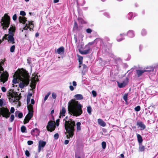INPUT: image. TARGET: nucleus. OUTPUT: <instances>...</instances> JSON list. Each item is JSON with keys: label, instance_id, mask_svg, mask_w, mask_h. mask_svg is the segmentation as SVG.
<instances>
[{"label": "nucleus", "instance_id": "nucleus-1", "mask_svg": "<svg viewBox=\"0 0 158 158\" xmlns=\"http://www.w3.org/2000/svg\"><path fill=\"white\" fill-rule=\"evenodd\" d=\"M83 106L75 100L71 99L68 103V109L69 113L76 117L80 115L83 113Z\"/></svg>", "mask_w": 158, "mask_h": 158}, {"label": "nucleus", "instance_id": "nucleus-2", "mask_svg": "<svg viewBox=\"0 0 158 158\" xmlns=\"http://www.w3.org/2000/svg\"><path fill=\"white\" fill-rule=\"evenodd\" d=\"M65 121L64 127L68 134L67 135L68 138L72 137L73 135L74 131V127L75 126V123L71 119H69L66 116L64 120Z\"/></svg>", "mask_w": 158, "mask_h": 158}, {"label": "nucleus", "instance_id": "nucleus-3", "mask_svg": "<svg viewBox=\"0 0 158 158\" xmlns=\"http://www.w3.org/2000/svg\"><path fill=\"white\" fill-rule=\"evenodd\" d=\"M18 78L22 81L19 84L20 88H23L29 84V75L26 70L22 71L19 73L18 75Z\"/></svg>", "mask_w": 158, "mask_h": 158}, {"label": "nucleus", "instance_id": "nucleus-4", "mask_svg": "<svg viewBox=\"0 0 158 158\" xmlns=\"http://www.w3.org/2000/svg\"><path fill=\"white\" fill-rule=\"evenodd\" d=\"M19 22L23 24H25V27L23 28L22 31L23 30L27 31L29 29V31H31V28H33L34 27V24L31 22L27 21L26 20V18L25 17L19 16Z\"/></svg>", "mask_w": 158, "mask_h": 158}, {"label": "nucleus", "instance_id": "nucleus-5", "mask_svg": "<svg viewBox=\"0 0 158 158\" xmlns=\"http://www.w3.org/2000/svg\"><path fill=\"white\" fill-rule=\"evenodd\" d=\"M3 64V62H0V73L1 74L0 80L1 82H2L4 83L7 81L9 74L6 71L4 72V69L2 67V65Z\"/></svg>", "mask_w": 158, "mask_h": 158}, {"label": "nucleus", "instance_id": "nucleus-6", "mask_svg": "<svg viewBox=\"0 0 158 158\" xmlns=\"http://www.w3.org/2000/svg\"><path fill=\"white\" fill-rule=\"evenodd\" d=\"M1 24L4 30H6L10 24V18L9 16L5 15L2 18L1 22Z\"/></svg>", "mask_w": 158, "mask_h": 158}, {"label": "nucleus", "instance_id": "nucleus-7", "mask_svg": "<svg viewBox=\"0 0 158 158\" xmlns=\"http://www.w3.org/2000/svg\"><path fill=\"white\" fill-rule=\"evenodd\" d=\"M9 94V98L10 99H11L12 101L15 102L19 100V98L18 96V94L16 93L10 92Z\"/></svg>", "mask_w": 158, "mask_h": 158}, {"label": "nucleus", "instance_id": "nucleus-8", "mask_svg": "<svg viewBox=\"0 0 158 158\" xmlns=\"http://www.w3.org/2000/svg\"><path fill=\"white\" fill-rule=\"evenodd\" d=\"M55 126L52 121H49L48 124L46 128L48 131L52 132L55 129Z\"/></svg>", "mask_w": 158, "mask_h": 158}, {"label": "nucleus", "instance_id": "nucleus-9", "mask_svg": "<svg viewBox=\"0 0 158 158\" xmlns=\"http://www.w3.org/2000/svg\"><path fill=\"white\" fill-rule=\"evenodd\" d=\"M27 108L29 112L26 116V119L27 118L28 119V120H30L33 116V107L31 106H28Z\"/></svg>", "mask_w": 158, "mask_h": 158}, {"label": "nucleus", "instance_id": "nucleus-10", "mask_svg": "<svg viewBox=\"0 0 158 158\" xmlns=\"http://www.w3.org/2000/svg\"><path fill=\"white\" fill-rule=\"evenodd\" d=\"M0 113L3 117H4L6 118H8L10 115L9 110L7 108L3 109L1 111Z\"/></svg>", "mask_w": 158, "mask_h": 158}, {"label": "nucleus", "instance_id": "nucleus-11", "mask_svg": "<svg viewBox=\"0 0 158 158\" xmlns=\"http://www.w3.org/2000/svg\"><path fill=\"white\" fill-rule=\"evenodd\" d=\"M38 81V76L37 75L36 76L35 74L34 75L33 74L31 83V85L33 88H35L36 82Z\"/></svg>", "mask_w": 158, "mask_h": 158}, {"label": "nucleus", "instance_id": "nucleus-12", "mask_svg": "<svg viewBox=\"0 0 158 158\" xmlns=\"http://www.w3.org/2000/svg\"><path fill=\"white\" fill-rule=\"evenodd\" d=\"M13 36L12 35L5 34L4 36V38L7 40L10 43L13 44L15 43V39Z\"/></svg>", "mask_w": 158, "mask_h": 158}, {"label": "nucleus", "instance_id": "nucleus-13", "mask_svg": "<svg viewBox=\"0 0 158 158\" xmlns=\"http://www.w3.org/2000/svg\"><path fill=\"white\" fill-rule=\"evenodd\" d=\"M128 79L126 78V79L123 81L122 82H117L118 87L120 88H122L125 86L128 83Z\"/></svg>", "mask_w": 158, "mask_h": 158}, {"label": "nucleus", "instance_id": "nucleus-14", "mask_svg": "<svg viewBox=\"0 0 158 158\" xmlns=\"http://www.w3.org/2000/svg\"><path fill=\"white\" fill-rule=\"evenodd\" d=\"M154 69L153 68V67H151V69L150 70H136V74L138 77L140 76L142 74L145 72H150L151 71H152Z\"/></svg>", "mask_w": 158, "mask_h": 158}, {"label": "nucleus", "instance_id": "nucleus-15", "mask_svg": "<svg viewBox=\"0 0 158 158\" xmlns=\"http://www.w3.org/2000/svg\"><path fill=\"white\" fill-rule=\"evenodd\" d=\"M46 142L42 140H40L39 142L38 145V152H40L43 149L45 145L46 144Z\"/></svg>", "mask_w": 158, "mask_h": 158}, {"label": "nucleus", "instance_id": "nucleus-16", "mask_svg": "<svg viewBox=\"0 0 158 158\" xmlns=\"http://www.w3.org/2000/svg\"><path fill=\"white\" fill-rule=\"evenodd\" d=\"M126 35H127L130 38H132L135 36V35L133 31L129 30L127 32V34L124 33L121 34L120 35V36L121 37H122L123 36Z\"/></svg>", "mask_w": 158, "mask_h": 158}, {"label": "nucleus", "instance_id": "nucleus-17", "mask_svg": "<svg viewBox=\"0 0 158 158\" xmlns=\"http://www.w3.org/2000/svg\"><path fill=\"white\" fill-rule=\"evenodd\" d=\"M74 39L77 48H81L83 45V44L81 42L80 40L79 41H77V36L75 35H74Z\"/></svg>", "mask_w": 158, "mask_h": 158}, {"label": "nucleus", "instance_id": "nucleus-18", "mask_svg": "<svg viewBox=\"0 0 158 158\" xmlns=\"http://www.w3.org/2000/svg\"><path fill=\"white\" fill-rule=\"evenodd\" d=\"M137 125L140 128L141 130H144L146 127L145 125L141 121H138L137 123Z\"/></svg>", "mask_w": 158, "mask_h": 158}, {"label": "nucleus", "instance_id": "nucleus-19", "mask_svg": "<svg viewBox=\"0 0 158 158\" xmlns=\"http://www.w3.org/2000/svg\"><path fill=\"white\" fill-rule=\"evenodd\" d=\"M15 31V26H12L9 29V35H14Z\"/></svg>", "mask_w": 158, "mask_h": 158}, {"label": "nucleus", "instance_id": "nucleus-20", "mask_svg": "<svg viewBox=\"0 0 158 158\" xmlns=\"http://www.w3.org/2000/svg\"><path fill=\"white\" fill-rule=\"evenodd\" d=\"M39 130L37 128L34 129L31 131V134L33 136H37L39 135Z\"/></svg>", "mask_w": 158, "mask_h": 158}, {"label": "nucleus", "instance_id": "nucleus-21", "mask_svg": "<svg viewBox=\"0 0 158 158\" xmlns=\"http://www.w3.org/2000/svg\"><path fill=\"white\" fill-rule=\"evenodd\" d=\"M102 41V40L101 39L97 38V39H95L94 41L89 42L88 44V45H93L95 43L96 44H97V43L98 42H101ZM88 46V45H87L86 46V47Z\"/></svg>", "mask_w": 158, "mask_h": 158}, {"label": "nucleus", "instance_id": "nucleus-22", "mask_svg": "<svg viewBox=\"0 0 158 158\" xmlns=\"http://www.w3.org/2000/svg\"><path fill=\"white\" fill-rule=\"evenodd\" d=\"M91 51L90 48L89 47L87 49L82 50V51H79L80 53L82 55H85L86 54H87L90 52Z\"/></svg>", "mask_w": 158, "mask_h": 158}, {"label": "nucleus", "instance_id": "nucleus-23", "mask_svg": "<svg viewBox=\"0 0 158 158\" xmlns=\"http://www.w3.org/2000/svg\"><path fill=\"white\" fill-rule=\"evenodd\" d=\"M98 124L101 126L104 127L106 126V123L102 119L100 118L98 119Z\"/></svg>", "mask_w": 158, "mask_h": 158}, {"label": "nucleus", "instance_id": "nucleus-24", "mask_svg": "<svg viewBox=\"0 0 158 158\" xmlns=\"http://www.w3.org/2000/svg\"><path fill=\"white\" fill-rule=\"evenodd\" d=\"M64 48L63 47H61L57 50V52L58 54H61L64 53Z\"/></svg>", "mask_w": 158, "mask_h": 158}, {"label": "nucleus", "instance_id": "nucleus-25", "mask_svg": "<svg viewBox=\"0 0 158 158\" xmlns=\"http://www.w3.org/2000/svg\"><path fill=\"white\" fill-rule=\"evenodd\" d=\"M74 97L77 100H81L83 98V96L81 94H76L74 95Z\"/></svg>", "mask_w": 158, "mask_h": 158}, {"label": "nucleus", "instance_id": "nucleus-26", "mask_svg": "<svg viewBox=\"0 0 158 158\" xmlns=\"http://www.w3.org/2000/svg\"><path fill=\"white\" fill-rule=\"evenodd\" d=\"M136 15L135 14L134 15L132 12L129 13L127 15V18L130 20H131L134 17L136 16Z\"/></svg>", "mask_w": 158, "mask_h": 158}, {"label": "nucleus", "instance_id": "nucleus-27", "mask_svg": "<svg viewBox=\"0 0 158 158\" xmlns=\"http://www.w3.org/2000/svg\"><path fill=\"white\" fill-rule=\"evenodd\" d=\"M137 140L139 143V144H142V143L143 142V139L142 136L140 135L139 134H137Z\"/></svg>", "mask_w": 158, "mask_h": 158}, {"label": "nucleus", "instance_id": "nucleus-28", "mask_svg": "<svg viewBox=\"0 0 158 158\" xmlns=\"http://www.w3.org/2000/svg\"><path fill=\"white\" fill-rule=\"evenodd\" d=\"M65 112H66L65 108L64 107H63L62 108L61 110H60V116H65Z\"/></svg>", "mask_w": 158, "mask_h": 158}, {"label": "nucleus", "instance_id": "nucleus-29", "mask_svg": "<svg viewBox=\"0 0 158 158\" xmlns=\"http://www.w3.org/2000/svg\"><path fill=\"white\" fill-rule=\"evenodd\" d=\"M82 66L83 67V70L82 71V75H84L87 70L88 68L85 64H83Z\"/></svg>", "mask_w": 158, "mask_h": 158}, {"label": "nucleus", "instance_id": "nucleus-30", "mask_svg": "<svg viewBox=\"0 0 158 158\" xmlns=\"http://www.w3.org/2000/svg\"><path fill=\"white\" fill-rule=\"evenodd\" d=\"M15 115L16 117L18 116L19 118H21L23 117V114L21 112L19 111H16L15 112Z\"/></svg>", "mask_w": 158, "mask_h": 158}, {"label": "nucleus", "instance_id": "nucleus-31", "mask_svg": "<svg viewBox=\"0 0 158 158\" xmlns=\"http://www.w3.org/2000/svg\"><path fill=\"white\" fill-rule=\"evenodd\" d=\"M145 149V147L142 144H139V151L140 152H142Z\"/></svg>", "mask_w": 158, "mask_h": 158}, {"label": "nucleus", "instance_id": "nucleus-32", "mask_svg": "<svg viewBox=\"0 0 158 158\" xmlns=\"http://www.w3.org/2000/svg\"><path fill=\"white\" fill-rule=\"evenodd\" d=\"M81 123L80 122H77L76 124L77 125V131H79L81 130Z\"/></svg>", "mask_w": 158, "mask_h": 158}, {"label": "nucleus", "instance_id": "nucleus-33", "mask_svg": "<svg viewBox=\"0 0 158 158\" xmlns=\"http://www.w3.org/2000/svg\"><path fill=\"white\" fill-rule=\"evenodd\" d=\"M78 19L79 22L81 24H85L86 23V21L81 18H78Z\"/></svg>", "mask_w": 158, "mask_h": 158}, {"label": "nucleus", "instance_id": "nucleus-34", "mask_svg": "<svg viewBox=\"0 0 158 158\" xmlns=\"http://www.w3.org/2000/svg\"><path fill=\"white\" fill-rule=\"evenodd\" d=\"M21 132L23 133L27 132L26 131V128L24 126H23L21 127Z\"/></svg>", "mask_w": 158, "mask_h": 158}, {"label": "nucleus", "instance_id": "nucleus-35", "mask_svg": "<svg viewBox=\"0 0 158 158\" xmlns=\"http://www.w3.org/2000/svg\"><path fill=\"white\" fill-rule=\"evenodd\" d=\"M128 96V94L127 93L123 95V99L126 102H127V97Z\"/></svg>", "mask_w": 158, "mask_h": 158}, {"label": "nucleus", "instance_id": "nucleus-36", "mask_svg": "<svg viewBox=\"0 0 158 158\" xmlns=\"http://www.w3.org/2000/svg\"><path fill=\"white\" fill-rule=\"evenodd\" d=\"M87 111L88 113L89 114H91L92 111V108L90 106H88L87 107Z\"/></svg>", "mask_w": 158, "mask_h": 158}, {"label": "nucleus", "instance_id": "nucleus-37", "mask_svg": "<svg viewBox=\"0 0 158 158\" xmlns=\"http://www.w3.org/2000/svg\"><path fill=\"white\" fill-rule=\"evenodd\" d=\"M78 27V25L77 24V22L76 21H75L74 23V25L73 27V29L74 30H77V29Z\"/></svg>", "mask_w": 158, "mask_h": 158}, {"label": "nucleus", "instance_id": "nucleus-38", "mask_svg": "<svg viewBox=\"0 0 158 158\" xmlns=\"http://www.w3.org/2000/svg\"><path fill=\"white\" fill-rule=\"evenodd\" d=\"M51 93L50 92H48L47 94L45 96L44 98V101H46L48 99V97L50 94Z\"/></svg>", "mask_w": 158, "mask_h": 158}, {"label": "nucleus", "instance_id": "nucleus-39", "mask_svg": "<svg viewBox=\"0 0 158 158\" xmlns=\"http://www.w3.org/2000/svg\"><path fill=\"white\" fill-rule=\"evenodd\" d=\"M83 60V57L81 56H79V65H81L82 63Z\"/></svg>", "mask_w": 158, "mask_h": 158}, {"label": "nucleus", "instance_id": "nucleus-40", "mask_svg": "<svg viewBox=\"0 0 158 158\" xmlns=\"http://www.w3.org/2000/svg\"><path fill=\"white\" fill-rule=\"evenodd\" d=\"M141 34L142 35H145L147 34V32L145 29H143L141 31Z\"/></svg>", "mask_w": 158, "mask_h": 158}, {"label": "nucleus", "instance_id": "nucleus-41", "mask_svg": "<svg viewBox=\"0 0 158 158\" xmlns=\"http://www.w3.org/2000/svg\"><path fill=\"white\" fill-rule=\"evenodd\" d=\"M102 146L103 149H105L106 146V142L103 141L102 143Z\"/></svg>", "mask_w": 158, "mask_h": 158}, {"label": "nucleus", "instance_id": "nucleus-42", "mask_svg": "<svg viewBox=\"0 0 158 158\" xmlns=\"http://www.w3.org/2000/svg\"><path fill=\"white\" fill-rule=\"evenodd\" d=\"M15 49V46L13 45L10 48V51L11 52H14Z\"/></svg>", "mask_w": 158, "mask_h": 158}, {"label": "nucleus", "instance_id": "nucleus-43", "mask_svg": "<svg viewBox=\"0 0 158 158\" xmlns=\"http://www.w3.org/2000/svg\"><path fill=\"white\" fill-rule=\"evenodd\" d=\"M14 118H15V117H14V115H13V114L11 115L10 116V122H12L13 121V120L14 119Z\"/></svg>", "mask_w": 158, "mask_h": 158}, {"label": "nucleus", "instance_id": "nucleus-44", "mask_svg": "<svg viewBox=\"0 0 158 158\" xmlns=\"http://www.w3.org/2000/svg\"><path fill=\"white\" fill-rule=\"evenodd\" d=\"M140 110V106H138L135 108V110L136 111H139Z\"/></svg>", "mask_w": 158, "mask_h": 158}, {"label": "nucleus", "instance_id": "nucleus-45", "mask_svg": "<svg viewBox=\"0 0 158 158\" xmlns=\"http://www.w3.org/2000/svg\"><path fill=\"white\" fill-rule=\"evenodd\" d=\"M81 1H82L83 2L82 3H80V2H79V1L77 0V3L78 4H79V5H81V6H83L85 3V1L84 0H81Z\"/></svg>", "mask_w": 158, "mask_h": 158}, {"label": "nucleus", "instance_id": "nucleus-46", "mask_svg": "<svg viewBox=\"0 0 158 158\" xmlns=\"http://www.w3.org/2000/svg\"><path fill=\"white\" fill-rule=\"evenodd\" d=\"M13 83L14 84H16L18 83V79L17 78H14L13 80Z\"/></svg>", "mask_w": 158, "mask_h": 158}, {"label": "nucleus", "instance_id": "nucleus-47", "mask_svg": "<svg viewBox=\"0 0 158 158\" xmlns=\"http://www.w3.org/2000/svg\"><path fill=\"white\" fill-rule=\"evenodd\" d=\"M59 137V134L58 133L55 134L54 136V137L55 139H57Z\"/></svg>", "mask_w": 158, "mask_h": 158}, {"label": "nucleus", "instance_id": "nucleus-48", "mask_svg": "<svg viewBox=\"0 0 158 158\" xmlns=\"http://www.w3.org/2000/svg\"><path fill=\"white\" fill-rule=\"evenodd\" d=\"M31 58L30 57H28L27 59V62L29 64H30L31 63Z\"/></svg>", "mask_w": 158, "mask_h": 158}, {"label": "nucleus", "instance_id": "nucleus-49", "mask_svg": "<svg viewBox=\"0 0 158 158\" xmlns=\"http://www.w3.org/2000/svg\"><path fill=\"white\" fill-rule=\"evenodd\" d=\"M20 14L23 16H24L26 15L25 12L23 11H20Z\"/></svg>", "mask_w": 158, "mask_h": 158}, {"label": "nucleus", "instance_id": "nucleus-50", "mask_svg": "<svg viewBox=\"0 0 158 158\" xmlns=\"http://www.w3.org/2000/svg\"><path fill=\"white\" fill-rule=\"evenodd\" d=\"M92 93L93 94V96L94 97H95L96 95H97V93H96V92L94 91V90H93L92 91Z\"/></svg>", "mask_w": 158, "mask_h": 158}, {"label": "nucleus", "instance_id": "nucleus-51", "mask_svg": "<svg viewBox=\"0 0 158 158\" xmlns=\"http://www.w3.org/2000/svg\"><path fill=\"white\" fill-rule=\"evenodd\" d=\"M25 154L26 155V156L27 157H29L30 156V154L29 153V152L27 150H26L25 151Z\"/></svg>", "mask_w": 158, "mask_h": 158}, {"label": "nucleus", "instance_id": "nucleus-52", "mask_svg": "<svg viewBox=\"0 0 158 158\" xmlns=\"http://www.w3.org/2000/svg\"><path fill=\"white\" fill-rule=\"evenodd\" d=\"M92 30L90 28H88L86 30V32L88 33H90L92 32Z\"/></svg>", "mask_w": 158, "mask_h": 158}, {"label": "nucleus", "instance_id": "nucleus-53", "mask_svg": "<svg viewBox=\"0 0 158 158\" xmlns=\"http://www.w3.org/2000/svg\"><path fill=\"white\" fill-rule=\"evenodd\" d=\"M4 99H0V106H2L3 105Z\"/></svg>", "mask_w": 158, "mask_h": 158}, {"label": "nucleus", "instance_id": "nucleus-54", "mask_svg": "<svg viewBox=\"0 0 158 158\" xmlns=\"http://www.w3.org/2000/svg\"><path fill=\"white\" fill-rule=\"evenodd\" d=\"M29 120H28V119H26V117H25L24 119V121H23V122H24V124H26L27 123H28L29 122Z\"/></svg>", "mask_w": 158, "mask_h": 158}, {"label": "nucleus", "instance_id": "nucleus-55", "mask_svg": "<svg viewBox=\"0 0 158 158\" xmlns=\"http://www.w3.org/2000/svg\"><path fill=\"white\" fill-rule=\"evenodd\" d=\"M104 15L107 18H109L110 17V15L107 12H105L104 13Z\"/></svg>", "mask_w": 158, "mask_h": 158}, {"label": "nucleus", "instance_id": "nucleus-56", "mask_svg": "<svg viewBox=\"0 0 158 158\" xmlns=\"http://www.w3.org/2000/svg\"><path fill=\"white\" fill-rule=\"evenodd\" d=\"M52 97L54 99H55L56 97V94L54 93H52Z\"/></svg>", "mask_w": 158, "mask_h": 158}, {"label": "nucleus", "instance_id": "nucleus-57", "mask_svg": "<svg viewBox=\"0 0 158 158\" xmlns=\"http://www.w3.org/2000/svg\"><path fill=\"white\" fill-rule=\"evenodd\" d=\"M33 142L31 140H29L27 141V144L28 145H31L33 143Z\"/></svg>", "mask_w": 158, "mask_h": 158}, {"label": "nucleus", "instance_id": "nucleus-58", "mask_svg": "<svg viewBox=\"0 0 158 158\" xmlns=\"http://www.w3.org/2000/svg\"><path fill=\"white\" fill-rule=\"evenodd\" d=\"M17 19V15L16 14H15L13 16V19L14 21L16 20Z\"/></svg>", "mask_w": 158, "mask_h": 158}, {"label": "nucleus", "instance_id": "nucleus-59", "mask_svg": "<svg viewBox=\"0 0 158 158\" xmlns=\"http://www.w3.org/2000/svg\"><path fill=\"white\" fill-rule=\"evenodd\" d=\"M1 89L2 91L4 92L6 91V89L4 87H2L1 88Z\"/></svg>", "mask_w": 158, "mask_h": 158}, {"label": "nucleus", "instance_id": "nucleus-60", "mask_svg": "<svg viewBox=\"0 0 158 158\" xmlns=\"http://www.w3.org/2000/svg\"><path fill=\"white\" fill-rule=\"evenodd\" d=\"M10 112L12 113H13L14 111H15V109L14 107H12L11 108L10 110Z\"/></svg>", "mask_w": 158, "mask_h": 158}, {"label": "nucleus", "instance_id": "nucleus-61", "mask_svg": "<svg viewBox=\"0 0 158 158\" xmlns=\"http://www.w3.org/2000/svg\"><path fill=\"white\" fill-rule=\"evenodd\" d=\"M59 119H57L56 121V125L57 126H59Z\"/></svg>", "mask_w": 158, "mask_h": 158}, {"label": "nucleus", "instance_id": "nucleus-62", "mask_svg": "<svg viewBox=\"0 0 158 158\" xmlns=\"http://www.w3.org/2000/svg\"><path fill=\"white\" fill-rule=\"evenodd\" d=\"M123 39H124V38H123L122 37L121 39H119L118 37L117 39V40L118 41L120 42L122 41V40H123Z\"/></svg>", "mask_w": 158, "mask_h": 158}, {"label": "nucleus", "instance_id": "nucleus-63", "mask_svg": "<svg viewBox=\"0 0 158 158\" xmlns=\"http://www.w3.org/2000/svg\"><path fill=\"white\" fill-rule=\"evenodd\" d=\"M143 48V46L141 45L139 46V48L140 51H141Z\"/></svg>", "mask_w": 158, "mask_h": 158}, {"label": "nucleus", "instance_id": "nucleus-64", "mask_svg": "<svg viewBox=\"0 0 158 158\" xmlns=\"http://www.w3.org/2000/svg\"><path fill=\"white\" fill-rule=\"evenodd\" d=\"M30 99H31V97H30V96H27V102H30Z\"/></svg>", "mask_w": 158, "mask_h": 158}]
</instances>
